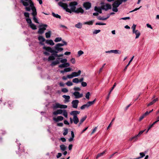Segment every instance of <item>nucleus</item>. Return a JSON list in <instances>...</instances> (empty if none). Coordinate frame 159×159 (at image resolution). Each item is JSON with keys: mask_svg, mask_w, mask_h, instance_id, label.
I'll return each mask as SVG.
<instances>
[{"mask_svg": "<svg viewBox=\"0 0 159 159\" xmlns=\"http://www.w3.org/2000/svg\"><path fill=\"white\" fill-rule=\"evenodd\" d=\"M21 2L25 7V9L27 11H30L31 9L33 11L32 13L33 16V19L36 23H39L38 20L36 17L37 15L36 9L34 6V3L31 0H21Z\"/></svg>", "mask_w": 159, "mask_h": 159, "instance_id": "f257e3e1", "label": "nucleus"}, {"mask_svg": "<svg viewBox=\"0 0 159 159\" xmlns=\"http://www.w3.org/2000/svg\"><path fill=\"white\" fill-rule=\"evenodd\" d=\"M62 42L63 43H58L56 44L54 46V48L44 46L43 47V49L52 54L57 53L63 50V48L61 47H62L67 45V43L65 41H62Z\"/></svg>", "mask_w": 159, "mask_h": 159, "instance_id": "f03ea898", "label": "nucleus"}, {"mask_svg": "<svg viewBox=\"0 0 159 159\" xmlns=\"http://www.w3.org/2000/svg\"><path fill=\"white\" fill-rule=\"evenodd\" d=\"M77 2L74 1L71 2L69 5L70 9L68 8V6L66 3H63L61 2H60L58 3V5L62 7L66 11L71 13L72 12H74L76 9V6L77 5Z\"/></svg>", "mask_w": 159, "mask_h": 159, "instance_id": "7ed1b4c3", "label": "nucleus"}, {"mask_svg": "<svg viewBox=\"0 0 159 159\" xmlns=\"http://www.w3.org/2000/svg\"><path fill=\"white\" fill-rule=\"evenodd\" d=\"M63 54L59 55L57 54V53L52 54L48 57L47 60L49 62H52L50 65L52 66H53L60 63L59 58H58L55 61H54L55 59V57H63Z\"/></svg>", "mask_w": 159, "mask_h": 159, "instance_id": "20e7f679", "label": "nucleus"}, {"mask_svg": "<svg viewBox=\"0 0 159 159\" xmlns=\"http://www.w3.org/2000/svg\"><path fill=\"white\" fill-rule=\"evenodd\" d=\"M24 15L26 18V21L27 23L29 24V25L30 27L33 30H36L37 28L36 25L32 23L31 20L29 18V13L28 12H25L24 13Z\"/></svg>", "mask_w": 159, "mask_h": 159, "instance_id": "39448f33", "label": "nucleus"}, {"mask_svg": "<svg viewBox=\"0 0 159 159\" xmlns=\"http://www.w3.org/2000/svg\"><path fill=\"white\" fill-rule=\"evenodd\" d=\"M80 113V111H73L70 112V115L73 116V122L75 124H77L79 122V120L77 116V115L79 114Z\"/></svg>", "mask_w": 159, "mask_h": 159, "instance_id": "423d86ee", "label": "nucleus"}, {"mask_svg": "<svg viewBox=\"0 0 159 159\" xmlns=\"http://www.w3.org/2000/svg\"><path fill=\"white\" fill-rule=\"evenodd\" d=\"M67 60L66 59H63L61 60L60 62L62 64H60L58 66L59 68H63L67 67L70 66L69 63L66 62Z\"/></svg>", "mask_w": 159, "mask_h": 159, "instance_id": "0eeeda50", "label": "nucleus"}, {"mask_svg": "<svg viewBox=\"0 0 159 159\" xmlns=\"http://www.w3.org/2000/svg\"><path fill=\"white\" fill-rule=\"evenodd\" d=\"M96 100V99H95L93 101H89L86 104H85L82 105L80 107V109L81 110H84L85 108H88L90 106L93 105Z\"/></svg>", "mask_w": 159, "mask_h": 159, "instance_id": "6e6552de", "label": "nucleus"}, {"mask_svg": "<svg viewBox=\"0 0 159 159\" xmlns=\"http://www.w3.org/2000/svg\"><path fill=\"white\" fill-rule=\"evenodd\" d=\"M121 4V3L120 2V1L118 0L115 1L112 4V11H113L117 12L118 11L117 7Z\"/></svg>", "mask_w": 159, "mask_h": 159, "instance_id": "1a4fd4ad", "label": "nucleus"}, {"mask_svg": "<svg viewBox=\"0 0 159 159\" xmlns=\"http://www.w3.org/2000/svg\"><path fill=\"white\" fill-rule=\"evenodd\" d=\"M67 107V105H61L59 103H56L55 104H54L52 106V108L54 110L58 108L66 109Z\"/></svg>", "mask_w": 159, "mask_h": 159, "instance_id": "9d476101", "label": "nucleus"}, {"mask_svg": "<svg viewBox=\"0 0 159 159\" xmlns=\"http://www.w3.org/2000/svg\"><path fill=\"white\" fill-rule=\"evenodd\" d=\"M81 72V71L80 70H78L77 72H72L71 74L67 75V77L69 79H72L74 77L78 76L80 75Z\"/></svg>", "mask_w": 159, "mask_h": 159, "instance_id": "9b49d317", "label": "nucleus"}, {"mask_svg": "<svg viewBox=\"0 0 159 159\" xmlns=\"http://www.w3.org/2000/svg\"><path fill=\"white\" fill-rule=\"evenodd\" d=\"M75 99H78L82 98L83 96L82 93H80L79 92L75 91L72 93Z\"/></svg>", "mask_w": 159, "mask_h": 159, "instance_id": "f8f14e48", "label": "nucleus"}, {"mask_svg": "<svg viewBox=\"0 0 159 159\" xmlns=\"http://www.w3.org/2000/svg\"><path fill=\"white\" fill-rule=\"evenodd\" d=\"M79 101L78 100H75L72 101L71 102L72 106L73 108H77Z\"/></svg>", "mask_w": 159, "mask_h": 159, "instance_id": "ddd939ff", "label": "nucleus"}, {"mask_svg": "<svg viewBox=\"0 0 159 159\" xmlns=\"http://www.w3.org/2000/svg\"><path fill=\"white\" fill-rule=\"evenodd\" d=\"M106 53H114L115 54H120L121 53V52L120 51L117 50H112L108 51H106L105 52Z\"/></svg>", "mask_w": 159, "mask_h": 159, "instance_id": "4468645a", "label": "nucleus"}, {"mask_svg": "<svg viewBox=\"0 0 159 159\" xmlns=\"http://www.w3.org/2000/svg\"><path fill=\"white\" fill-rule=\"evenodd\" d=\"M47 26V25H44L43 26H41L38 31V33L39 34H43L46 30V27Z\"/></svg>", "mask_w": 159, "mask_h": 159, "instance_id": "2eb2a0df", "label": "nucleus"}, {"mask_svg": "<svg viewBox=\"0 0 159 159\" xmlns=\"http://www.w3.org/2000/svg\"><path fill=\"white\" fill-rule=\"evenodd\" d=\"M102 9L107 11L108 9H111V5L108 4H106L105 5L102 6Z\"/></svg>", "mask_w": 159, "mask_h": 159, "instance_id": "dca6fc26", "label": "nucleus"}, {"mask_svg": "<svg viewBox=\"0 0 159 159\" xmlns=\"http://www.w3.org/2000/svg\"><path fill=\"white\" fill-rule=\"evenodd\" d=\"M84 7H85L86 9L87 10L89 9L91 7V3L86 2L84 3Z\"/></svg>", "mask_w": 159, "mask_h": 159, "instance_id": "f3484780", "label": "nucleus"}, {"mask_svg": "<svg viewBox=\"0 0 159 159\" xmlns=\"http://www.w3.org/2000/svg\"><path fill=\"white\" fill-rule=\"evenodd\" d=\"M63 117L62 116H58L57 117H54L53 118L54 120L56 122H58L59 121H61L63 120Z\"/></svg>", "mask_w": 159, "mask_h": 159, "instance_id": "a211bd4d", "label": "nucleus"}, {"mask_svg": "<svg viewBox=\"0 0 159 159\" xmlns=\"http://www.w3.org/2000/svg\"><path fill=\"white\" fill-rule=\"evenodd\" d=\"M63 110L62 109H58L56 111L53 112V114L54 115H56L57 114H62Z\"/></svg>", "mask_w": 159, "mask_h": 159, "instance_id": "6ab92c4d", "label": "nucleus"}, {"mask_svg": "<svg viewBox=\"0 0 159 159\" xmlns=\"http://www.w3.org/2000/svg\"><path fill=\"white\" fill-rule=\"evenodd\" d=\"M62 97L65 98L64 100L65 102H68L70 101V97L69 95H64L62 96Z\"/></svg>", "mask_w": 159, "mask_h": 159, "instance_id": "aec40b11", "label": "nucleus"}, {"mask_svg": "<svg viewBox=\"0 0 159 159\" xmlns=\"http://www.w3.org/2000/svg\"><path fill=\"white\" fill-rule=\"evenodd\" d=\"M133 33L135 34L136 35L135 39H137L139 38L140 35V32L138 30L133 31Z\"/></svg>", "mask_w": 159, "mask_h": 159, "instance_id": "412c9836", "label": "nucleus"}, {"mask_svg": "<svg viewBox=\"0 0 159 159\" xmlns=\"http://www.w3.org/2000/svg\"><path fill=\"white\" fill-rule=\"evenodd\" d=\"M84 12V10L81 7H80L77 8L76 10L74 12L77 13H83Z\"/></svg>", "mask_w": 159, "mask_h": 159, "instance_id": "4be33fe9", "label": "nucleus"}, {"mask_svg": "<svg viewBox=\"0 0 159 159\" xmlns=\"http://www.w3.org/2000/svg\"><path fill=\"white\" fill-rule=\"evenodd\" d=\"M138 137L137 136V135H135V136L130 138L129 139V140L130 141H133V142H134L137 141L138 140Z\"/></svg>", "mask_w": 159, "mask_h": 159, "instance_id": "5701e85b", "label": "nucleus"}, {"mask_svg": "<svg viewBox=\"0 0 159 159\" xmlns=\"http://www.w3.org/2000/svg\"><path fill=\"white\" fill-rule=\"evenodd\" d=\"M102 7H97L96 6L94 8V10L99 12L100 13H102Z\"/></svg>", "mask_w": 159, "mask_h": 159, "instance_id": "b1692460", "label": "nucleus"}, {"mask_svg": "<svg viewBox=\"0 0 159 159\" xmlns=\"http://www.w3.org/2000/svg\"><path fill=\"white\" fill-rule=\"evenodd\" d=\"M106 152L107 150H105L103 152L98 154L96 157V159H98L99 157L103 156Z\"/></svg>", "mask_w": 159, "mask_h": 159, "instance_id": "393cba45", "label": "nucleus"}, {"mask_svg": "<svg viewBox=\"0 0 159 159\" xmlns=\"http://www.w3.org/2000/svg\"><path fill=\"white\" fill-rule=\"evenodd\" d=\"M87 116H85L81 119L79 124V126H80L82 123L85 120Z\"/></svg>", "mask_w": 159, "mask_h": 159, "instance_id": "a878e982", "label": "nucleus"}, {"mask_svg": "<svg viewBox=\"0 0 159 159\" xmlns=\"http://www.w3.org/2000/svg\"><path fill=\"white\" fill-rule=\"evenodd\" d=\"M134 56H133L131 58V59L130 60V61H129V63H128V64L126 65V67H125V69H124V71H125L127 69V67L129 66L130 65V63L131 62L133 61V58H134Z\"/></svg>", "mask_w": 159, "mask_h": 159, "instance_id": "bb28decb", "label": "nucleus"}, {"mask_svg": "<svg viewBox=\"0 0 159 159\" xmlns=\"http://www.w3.org/2000/svg\"><path fill=\"white\" fill-rule=\"evenodd\" d=\"M61 150L62 151H65L66 149V147L64 144H62L60 146Z\"/></svg>", "mask_w": 159, "mask_h": 159, "instance_id": "cd10ccee", "label": "nucleus"}, {"mask_svg": "<svg viewBox=\"0 0 159 159\" xmlns=\"http://www.w3.org/2000/svg\"><path fill=\"white\" fill-rule=\"evenodd\" d=\"M116 85V84L115 83V84H114V85H113V86L111 88V89L110 92H109V93L108 94V96L107 98V100H108L110 94L111 92H112V90L114 89Z\"/></svg>", "mask_w": 159, "mask_h": 159, "instance_id": "c85d7f7f", "label": "nucleus"}, {"mask_svg": "<svg viewBox=\"0 0 159 159\" xmlns=\"http://www.w3.org/2000/svg\"><path fill=\"white\" fill-rule=\"evenodd\" d=\"M47 43L50 44L51 45H53L54 43L52 40H47L46 41Z\"/></svg>", "mask_w": 159, "mask_h": 159, "instance_id": "c756f323", "label": "nucleus"}, {"mask_svg": "<svg viewBox=\"0 0 159 159\" xmlns=\"http://www.w3.org/2000/svg\"><path fill=\"white\" fill-rule=\"evenodd\" d=\"M110 16L109 15H108L107 16L106 18L102 17L101 16H99L98 17V19L100 20H106L107 19L109 18Z\"/></svg>", "mask_w": 159, "mask_h": 159, "instance_id": "7c9ffc66", "label": "nucleus"}, {"mask_svg": "<svg viewBox=\"0 0 159 159\" xmlns=\"http://www.w3.org/2000/svg\"><path fill=\"white\" fill-rule=\"evenodd\" d=\"M93 20L89 21L84 22V25H93Z\"/></svg>", "mask_w": 159, "mask_h": 159, "instance_id": "2f4dec72", "label": "nucleus"}, {"mask_svg": "<svg viewBox=\"0 0 159 159\" xmlns=\"http://www.w3.org/2000/svg\"><path fill=\"white\" fill-rule=\"evenodd\" d=\"M75 27L77 28L80 29L82 28V24L80 22L78 23L75 25Z\"/></svg>", "mask_w": 159, "mask_h": 159, "instance_id": "473e14b6", "label": "nucleus"}, {"mask_svg": "<svg viewBox=\"0 0 159 159\" xmlns=\"http://www.w3.org/2000/svg\"><path fill=\"white\" fill-rule=\"evenodd\" d=\"M63 110V111L62 113L63 115L66 118H67L68 116V113L65 110Z\"/></svg>", "mask_w": 159, "mask_h": 159, "instance_id": "72a5a7b5", "label": "nucleus"}, {"mask_svg": "<svg viewBox=\"0 0 159 159\" xmlns=\"http://www.w3.org/2000/svg\"><path fill=\"white\" fill-rule=\"evenodd\" d=\"M39 40L41 42H44L45 41V39L41 36H39L38 37Z\"/></svg>", "mask_w": 159, "mask_h": 159, "instance_id": "f704fd0d", "label": "nucleus"}, {"mask_svg": "<svg viewBox=\"0 0 159 159\" xmlns=\"http://www.w3.org/2000/svg\"><path fill=\"white\" fill-rule=\"evenodd\" d=\"M51 35V31H49L48 32L45 33L46 37L47 38H49L50 37Z\"/></svg>", "mask_w": 159, "mask_h": 159, "instance_id": "c9c22d12", "label": "nucleus"}, {"mask_svg": "<svg viewBox=\"0 0 159 159\" xmlns=\"http://www.w3.org/2000/svg\"><path fill=\"white\" fill-rule=\"evenodd\" d=\"M52 16L57 18L60 19L61 18V16L57 14H55L53 12L52 13Z\"/></svg>", "mask_w": 159, "mask_h": 159, "instance_id": "e433bc0d", "label": "nucleus"}, {"mask_svg": "<svg viewBox=\"0 0 159 159\" xmlns=\"http://www.w3.org/2000/svg\"><path fill=\"white\" fill-rule=\"evenodd\" d=\"M72 82L73 83L77 84L79 82V80L78 78H75L73 79Z\"/></svg>", "mask_w": 159, "mask_h": 159, "instance_id": "4c0bfd02", "label": "nucleus"}, {"mask_svg": "<svg viewBox=\"0 0 159 159\" xmlns=\"http://www.w3.org/2000/svg\"><path fill=\"white\" fill-rule=\"evenodd\" d=\"M62 40V39L61 37L56 38L54 40V41L55 42H57L61 41Z\"/></svg>", "mask_w": 159, "mask_h": 159, "instance_id": "58836bf2", "label": "nucleus"}, {"mask_svg": "<svg viewBox=\"0 0 159 159\" xmlns=\"http://www.w3.org/2000/svg\"><path fill=\"white\" fill-rule=\"evenodd\" d=\"M101 31V30H94V31L93 32V34H97L99 32H100Z\"/></svg>", "mask_w": 159, "mask_h": 159, "instance_id": "ea45409f", "label": "nucleus"}, {"mask_svg": "<svg viewBox=\"0 0 159 159\" xmlns=\"http://www.w3.org/2000/svg\"><path fill=\"white\" fill-rule=\"evenodd\" d=\"M71 70V68L70 67L66 68L64 69L65 72H70Z\"/></svg>", "mask_w": 159, "mask_h": 159, "instance_id": "a19ab883", "label": "nucleus"}, {"mask_svg": "<svg viewBox=\"0 0 159 159\" xmlns=\"http://www.w3.org/2000/svg\"><path fill=\"white\" fill-rule=\"evenodd\" d=\"M61 92L64 93H66L68 92V90L66 88H64L61 89Z\"/></svg>", "mask_w": 159, "mask_h": 159, "instance_id": "79ce46f5", "label": "nucleus"}, {"mask_svg": "<svg viewBox=\"0 0 159 159\" xmlns=\"http://www.w3.org/2000/svg\"><path fill=\"white\" fill-rule=\"evenodd\" d=\"M145 130V129H144L143 130H142L140 131L139 134L136 135L137 136L139 137L144 132V131Z\"/></svg>", "mask_w": 159, "mask_h": 159, "instance_id": "37998d69", "label": "nucleus"}, {"mask_svg": "<svg viewBox=\"0 0 159 159\" xmlns=\"http://www.w3.org/2000/svg\"><path fill=\"white\" fill-rule=\"evenodd\" d=\"M66 84L68 86H72L73 84L72 82H71L70 81H68L67 82Z\"/></svg>", "mask_w": 159, "mask_h": 159, "instance_id": "c03bdc74", "label": "nucleus"}, {"mask_svg": "<svg viewBox=\"0 0 159 159\" xmlns=\"http://www.w3.org/2000/svg\"><path fill=\"white\" fill-rule=\"evenodd\" d=\"M90 95V92H88L86 94V95H85L86 98L88 99H89Z\"/></svg>", "mask_w": 159, "mask_h": 159, "instance_id": "a18cd8bd", "label": "nucleus"}, {"mask_svg": "<svg viewBox=\"0 0 159 159\" xmlns=\"http://www.w3.org/2000/svg\"><path fill=\"white\" fill-rule=\"evenodd\" d=\"M68 133V129L66 128L64 129L63 134L64 135H66Z\"/></svg>", "mask_w": 159, "mask_h": 159, "instance_id": "49530a36", "label": "nucleus"}, {"mask_svg": "<svg viewBox=\"0 0 159 159\" xmlns=\"http://www.w3.org/2000/svg\"><path fill=\"white\" fill-rule=\"evenodd\" d=\"M78 55L79 56H80L81 55H82L84 53V52L83 51L80 50L78 52Z\"/></svg>", "mask_w": 159, "mask_h": 159, "instance_id": "de8ad7c7", "label": "nucleus"}, {"mask_svg": "<svg viewBox=\"0 0 159 159\" xmlns=\"http://www.w3.org/2000/svg\"><path fill=\"white\" fill-rule=\"evenodd\" d=\"M139 154L140 156L139 157L140 158L143 157H144L145 156V153L143 152L140 153Z\"/></svg>", "mask_w": 159, "mask_h": 159, "instance_id": "09e8293b", "label": "nucleus"}, {"mask_svg": "<svg viewBox=\"0 0 159 159\" xmlns=\"http://www.w3.org/2000/svg\"><path fill=\"white\" fill-rule=\"evenodd\" d=\"M95 24L96 25H106L105 23H103L101 22H97Z\"/></svg>", "mask_w": 159, "mask_h": 159, "instance_id": "8fccbe9b", "label": "nucleus"}, {"mask_svg": "<svg viewBox=\"0 0 159 159\" xmlns=\"http://www.w3.org/2000/svg\"><path fill=\"white\" fill-rule=\"evenodd\" d=\"M81 85L82 86L84 87L87 85V84L85 82H81Z\"/></svg>", "mask_w": 159, "mask_h": 159, "instance_id": "3c124183", "label": "nucleus"}, {"mask_svg": "<svg viewBox=\"0 0 159 159\" xmlns=\"http://www.w3.org/2000/svg\"><path fill=\"white\" fill-rule=\"evenodd\" d=\"M74 90L75 91H80V89L79 87H75L74 88Z\"/></svg>", "mask_w": 159, "mask_h": 159, "instance_id": "603ef678", "label": "nucleus"}, {"mask_svg": "<svg viewBox=\"0 0 159 159\" xmlns=\"http://www.w3.org/2000/svg\"><path fill=\"white\" fill-rule=\"evenodd\" d=\"M136 27V25L134 24H133V26L132 27V28H131L133 30V31H134L136 30H135Z\"/></svg>", "mask_w": 159, "mask_h": 159, "instance_id": "864d4df0", "label": "nucleus"}, {"mask_svg": "<svg viewBox=\"0 0 159 159\" xmlns=\"http://www.w3.org/2000/svg\"><path fill=\"white\" fill-rule=\"evenodd\" d=\"M97 127H95L93 130L92 132H91V134L92 135L95 132L97 129Z\"/></svg>", "mask_w": 159, "mask_h": 159, "instance_id": "5fc2aeb1", "label": "nucleus"}, {"mask_svg": "<svg viewBox=\"0 0 159 159\" xmlns=\"http://www.w3.org/2000/svg\"><path fill=\"white\" fill-rule=\"evenodd\" d=\"M71 62L73 64H75V60L74 58H72L70 60Z\"/></svg>", "mask_w": 159, "mask_h": 159, "instance_id": "6e6d98bb", "label": "nucleus"}, {"mask_svg": "<svg viewBox=\"0 0 159 159\" xmlns=\"http://www.w3.org/2000/svg\"><path fill=\"white\" fill-rule=\"evenodd\" d=\"M155 101H154L153 100L150 103H149V104H148V105H147V106H149L151 105H152V104H153L154 103H155V102H154Z\"/></svg>", "mask_w": 159, "mask_h": 159, "instance_id": "4d7b16f0", "label": "nucleus"}, {"mask_svg": "<svg viewBox=\"0 0 159 159\" xmlns=\"http://www.w3.org/2000/svg\"><path fill=\"white\" fill-rule=\"evenodd\" d=\"M47 51L44 52H43V53L44 54L45 56H49V55L50 54L47 51Z\"/></svg>", "mask_w": 159, "mask_h": 159, "instance_id": "13d9d810", "label": "nucleus"}, {"mask_svg": "<svg viewBox=\"0 0 159 159\" xmlns=\"http://www.w3.org/2000/svg\"><path fill=\"white\" fill-rule=\"evenodd\" d=\"M141 6H140L139 7V8H135L134 9V10H132V11H129V12L130 13V12H133L134 11H136L138 10H139L141 7Z\"/></svg>", "mask_w": 159, "mask_h": 159, "instance_id": "bf43d9fd", "label": "nucleus"}, {"mask_svg": "<svg viewBox=\"0 0 159 159\" xmlns=\"http://www.w3.org/2000/svg\"><path fill=\"white\" fill-rule=\"evenodd\" d=\"M62 155V154L61 153H58L57 155V157L58 158L59 157H61V156Z\"/></svg>", "mask_w": 159, "mask_h": 159, "instance_id": "052dcab7", "label": "nucleus"}, {"mask_svg": "<svg viewBox=\"0 0 159 159\" xmlns=\"http://www.w3.org/2000/svg\"><path fill=\"white\" fill-rule=\"evenodd\" d=\"M144 117H145L143 115L142 116H141L139 118V121H141Z\"/></svg>", "mask_w": 159, "mask_h": 159, "instance_id": "680f3d73", "label": "nucleus"}, {"mask_svg": "<svg viewBox=\"0 0 159 159\" xmlns=\"http://www.w3.org/2000/svg\"><path fill=\"white\" fill-rule=\"evenodd\" d=\"M73 147V145L72 144H70L69 145L68 147V148L69 150H71L72 149V147Z\"/></svg>", "mask_w": 159, "mask_h": 159, "instance_id": "e2e57ef3", "label": "nucleus"}, {"mask_svg": "<svg viewBox=\"0 0 159 159\" xmlns=\"http://www.w3.org/2000/svg\"><path fill=\"white\" fill-rule=\"evenodd\" d=\"M106 65V64L105 63L103 64V65L102 66V68H101L100 70H99V73H100L101 72L102 70V69H103V68L104 67V66H105V65Z\"/></svg>", "mask_w": 159, "mask_h": 159, "instance_id": "0e129e2a", "label": "nucleus"}, {"mask_svg": "<svg viewBox=\"0 0 159 159\" xmlns=\"http://www.w3.org/2000/svg\"><path fill=\"white\" fill-rule=\"evenodd\" d=\"M71 53V52H66L64 53V55H70Z\"/></svg>", "mask_w": 159, "mask_h": 159, "instance_id": "69168bd1", "label": "nucleus"}, {"mask_svg": "<svg viewBox=\"0 0 159 159\" xmlns=\"http://www.w3.org/2000/svg\"><path fill=\"white\" fill-rule=\"evenodd\" d=\"M60 140L63 142H65L66 141V139L64 138H61Z\"/></svg>", "mask_w": 159, "mask_h": 159, "instance_id": "338daca9", "label": "nucleus"}, {"mask_svg": "<svg viewBox=\"0 0 159 159\" xmlns=\"http://www.w3.org/2000/svg\"><path fill=\"white\" fill-rule=\"evenodd\" d=\"M149 114V112L147 111L145 113H144L143 114V115L144 116V117H145V116L148 115Z\"/></svg>", "mask_w": 159, "mask_h": 159, "instance_id": "774afa93", "label": "nucleus"}]
</instances>
